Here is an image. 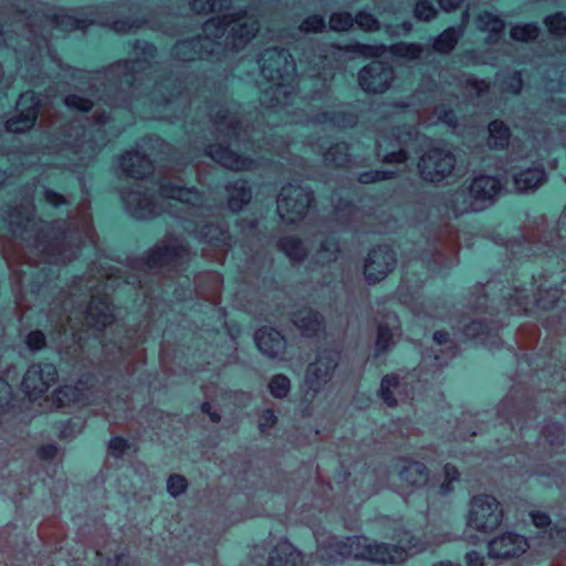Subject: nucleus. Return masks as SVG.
Here are the masks:
<instances>
[{
  "label": "nucleus",
  "instance_id": "nucleus-17",
  "mask_svg": "<svg viewBox=\"0 0 566 566\" xmlns=\"http://www.w3.org/2000/svg\"><path fill=\"white\" fill-rule=\"evenodd\" d=\"M395 252L388 245L373 250L365 262L364 273L369 283L381 281L394 269Z\"/></svg>",
  "mask_w": 566,
  "mask_h": 566
},
{
  "label": "nucleus",
  "instance_id": "nucleus-5",
  "mask_svg": "<svg viewBox=\"0 0 566 566\" xmlns=\"http://www.w3.org/2000/svg\"><path fill=\"white\" fill-rule=\"evenodd\" d=\"M261 75L270 83L264 88L261 103L268 108H285L295 99L296 65L284 49H266L260 61Z\"/></svg>",
  "mask_w": 566,
  "mask_h": 566
},
{
  "label": "nucleus",
  "instance_id": "nucleus-1",
  "mask_svg": "<svg viewBox=\"0 0 566 566\" xmlns=\"http://www.w3.org/2000/svg\"><path fill=\"white\" fill-rule=\"evenodd\" d=\"M33 192L23 202L10 208L0 218L12 242L3 245V255L14 272L19 306H30L28 295L38 296L44 284L56 274L55 266L76 256L80 244H95V232L88 212L65 228L64 221H36L33 213Z\"/></svg>",
  "mask_w": 566,
  "mask_h": 566
},
{
  "label": "nucleus",
  "instance_id": "nucleus-51",
  "mask_svg": "<svg viewBox=\"0 0 566 566\" xmlns=\"http://www.w3.org/2000/svg\"><path fill=\"white\" fill-rule=\"evenodd\" d=\"M354 21L360 29L365 31L377 30L379 27L377 19L373 14L365 11L359 12Z\"/></svg>",
  "mask_w": 566,
  "mask_h": 566
},
{
  "label": "nucleus",
  "instance_id": "nucleus-33",
  "mask_svg": "<svg viewBox=\"0 0 566 566\" xmlns=\"http://www.w3.org/2000/svg\"><path fill=\"white\" fill-rule=\"evenodd\" d=\"M489 145L493 148H504L509 144L510 129L501 120H493L489 125Z\"/></svg>",
  "mask_w": 566,
  "mask_h": 566
},
{
  "label": "nucleus",
  "instance_id": "nucleus-12",
  "mask_svg": "<svg viewBox=\"0 0 566 566\" xmlns=\"http://www.w3.org/2000/svg\"><path fill=\"white\" fill-rule=\"evenodd\" d=\"M260 27L259 21V10L256 9V25L253 34L247 40H238L234 44L233 38L231 35V27H228L226 33L220 38H208L205 33V38L198 36L191 40L180 41L174 48V54L182 60V61H192L196 59H201L203 56V49L208 52V46L203 45V42H208V45H211L212 41H217L226 36V45H231L233 50H239L245 43H248L256 33Z\"/></svg>",
  "mask_w": 566,
  "mask_h": 566
},
{
  "label": "nucleus",
  "instance_id": "nucleus-8",
  "mask_svg": "<svg viewBox=\"0 0 566 566\" xmlns=\"http://www.w3.org/2000/svg\"><path fill=\"white\" fill-rule=\"evenodd\" d=\"M502 189V181L492 176H479L470 185L468 198L464 192L455 193L453 211L462 214L469 211L483 210L492 203Z\"/></svg>",
  "mask_w": 566,
  "mask_h": 566
},
{
  "label": "nucleus",
  "instance_id": "nucleus-26",
  "mask_svg": "<svg viewBox=\"0 0 566 566\" xmlns=\"http://www.w3.org/2000/svg\"><path fill=\"white\" fill-rule=\"evenodd\" d=\"M293 323L304 336L312 337L321 331L322 316L310 308H304L294 314Z\"/></svg>",
  "mask_w": 566,
  "mask_h": 566
},
{
  "label": "nucleus",
  "instance_id": "nucleus-39",
  "mask_svg": "<svg viewBox=\"0 0 566 566\" xmlns=\"http://www.w3.org/2000/svg\"><path fill=\"white\" fill-rule=\"evenodd\" d=\"M539 29L535 23L516 24L511 29V36L516 41H531L537 38Z\"/></svg>",
  "mask_w": 566,
  "mask_h": 566
},
{
  "label": "nucleus",
  "instance_id": "nucleus-27",
  "mask_svg": "<svg viewBox=\"0 0 566 566\" xmlns=\"http://www.w3.org/2000/svg\"><path fill=\"white\" fill-rule=\"evenodd\" d=\"M399 479L412 486H423L428 483V472L420 462L403 461L399 470Z\"/></svg>",
  "mask_w": 566,
  "mask_h": 566
},
{
  "label": "nucleus",
  "instance_id": "nucleus-49",
  "mask_svg": "<svg viewBox=\"0 0 566 566\" xmlns=\"http://www.w3.org/2000/svg\"><path fill=\"white\" fill-rule=\"evenodd\" d=\"M437 14V9L427 0L419 1L415 8V15L419 20L429 21Z\"/></svg>",
  "mask_w": 566,
  "mask_h": 566
},
{
  "label": "nucleus",
  "instance_id": "nucleus-57",
  "mask_svg": "<svg viewBox=\"0 0 566 566\" xmlns=\"http://www.w3.org/2000/svg\"><path fill=\"white\" fill-rule=\"evenodd\" d=\"M523 86L522 76L518 72L512 73L506 80L502 82V88L506 92L517 94Z\"/></svg>",
  "mask_w": 566,
  "mask_h": 566
},
{
  "label": "nucleus",
  "instance_id": "nucleus-48",
  "mask_svg": "<svg viewBox=\"0 0 566 566\" xmlns=\"http://www.w3.org/2000/svg\"><path fill=\"white\" fill-rule=\"evenodd\" d=\"M108 24L114 31L119 33L129 32L134 29L140 28L144 22L139 20H132L130 18L127 19H119L115 20L113 22H105Z\"/></svg>",
  "mask_w": 566,
  "mask_h": 566
},
{
  "label": "nucleus",
  "instance_id": "nucleus-40",
  "mask_svg": "<svg viewBox=\"0 0 566 566\" xmlns=\"http://www.w3.org/2000/svg\"><path fill=\"white\" fill-rule=\"evenodd\" d=\"M399 387V381L396 376L387 375L382 378L380 384L379 394L384 402L392 407L397 403L396 399L391 395V390Z\"/></svg>",
  "mask_w": 566,
  "mask_h": 566
},
{
  "label": "nucleus",
  "instance_id": "nucleus-38",
  "mask_svg": "<svg viewBox=\"0 0 566 566\" xmlns=\"http://www.w3.org/2000/svg\"><path fill=\"white\" fill-rule=\"evenodd\" d=\"M389 50L394 55L415 60L421 56L423 48L417 43H397L391 45Z\"/></svg>",
  "mask_w": 566,
  "mask_h": 566
},
{
  "label": "nucleus",
  "instance_id": "nucleus-36",
  "mask_svg": "<svg viewBox=\"0 0 566 566\" xmlns=\"http://www.w3.org/2000/svg\"><path fill=\"white\" fill-rule=\"evenodd\" d=\"M280 248L292 261L302 260L306 255L304 243L293 237L283 238Z\"/></svg>",
  "mask_w": 566,
  "mask_h": 566
},
{
  "label": "nucleus",
  "instance_id": "nucleus-32",
  "mask_svg": "<svg viewBox=\"0 0 566 566\" xmlns=\"http://www.w3.org/2000/svg\"><path fill=\"white\" fill-rule=\"evenodd\" d=\"M463 34V28H449L434 39L433 50L440 53H449L453 50Z\"/></svg>",
  "mask_w": 566,
  "mask_h": 566
},
{
  "label": "nucleus",
  "instance_id": "nucleus-64",
  "mask_svg": "<svg viewBox=\"0 0 566 566\" xmlns=\"http://www.w3.org/2000/svg\"><path fill=\"white\" fill-rule=\"evenodd\" d=\"M552 109L559 114H566V96H555L552 99Z\"/></svg>",
  "mask_w": 566,
  "mask_h": 566
},
{
  "label": "nucleus",
  "instance_id": "nucleus-16",
  "mask_svg": "<svg viewBox=\"0 0 566 566\" xmlns=\"http://www.w3.org/2000/svg\"><path fill=\"white\" fill-rule=\"evenodd\" d=\"M57 371L54 365H32L27 370L22 387L30 399H36L55 382Z\"/></svg>",
  "mask_w": 566,
  "mask_h": 566
},
{
  "label": "nucleus",
  "instance_id": "nucleus-15",
  "mask_svg": "<svg viewBox=\"0 0 566 566\" xmlns=\"http://www.w3.org/2000/svg\"><path fill=\"white\" fill-rule=\"evenodd\" d=\"M17 109L19 114L6 122V129L10 133H23L33 127L39 113V98L35 93H22L17 102Z\"/></svg>",
  "mask_w": 566,
  "mask_h": 566
},
{
  "label": "nucleus",
  "instance_id": "nucleus-28",
  "mask_svg": "<svg viewBox=\"0 0 566 566\" xmlns=\"http://www.w3.org/2000/svg\"><path fill=\"white\" fill-rule=\"evenodd\" d=\"M398 327V317L394 314L388 315L386 317V322L378 325L376 346L379 352L388 349L394 343V337L397 334Z\"/></svg>",
  "mask_w": 566,
  "mask_h": 566
},
{
  "label": "nucleus",
  "instance_id": "nucleus-21",
  "mask_svg": "<svg viewBox=\"0 0 566 566\" xmlns=\"http://www.w3.org/2000/svg\"><path fill=\"white\" fill-rule=\"evenodd\" d=\"M528 548L527 541L517 534L506 533L489 543L490 555L494 558L520 556Z\"/></svg>",
  "mask_w": 566,
  "mask_h": 566
},
{
  "label": "nucleus",
  "instance_id": "nucleus-34",
  "mask_svg": "<svg viewBox=\"0 0 566 566\" xmlns=\"http://www.w3.org/2000/svg\"><path fill=\"white\" fill-rule=\"evenodd\" d=\"M313 122L319 124H331L333 126L338 127H347L352 126L355 123V117L350 114H345L343 112H323L321 114L315 115L312 118Z\"/></svg>",
  "mask_w": 566,
  "mask_h": 566
},
{
  "label": "nucleus",
  "instance_id": "nucleus-59",
  "mask_svg": "<svg viewBox=\"0 0 566 566\" xmlns=\"http://www.w3.org/2000/svg\"><path fill=\"white\" fill-rule=\"evenodd\" d=\"M443 471H444V482L440 485V493L441 494L448 493L451 490L450 483L452 481H457L458 478H459L458 470L454 467L450 465V464H447L444 467Z\"/></svg>",
  "mask_w": 566,
  "mask_h": 566
},
{
  "label": "nucleus",
  "instance_id": "nucleus-61",
  "mask_svg": "<svg viewBox=\"0 0 566 566\" xmlns=\"http://www.w3.org/2000/svg\"><path fill=\"white\" fill-rule=\"evenodd\" d=\"M108 448L113 455L120 457L130 446L125 439L116 437L109 441Z\"/></svg>",
  "mask_w": 566,
  "mask_h": 566
},
{
  "label": "nucleus",
  "instance_id": "nucleus-29",
  "mask_svg": "<svg viewBox=\"0 0 566 566\" xmlns=\"http://www.w3.org/2000/svg\"><path fill=\"white\" fill-rule=\"evenodd\" d=\"M94 22L95 20L87 22V20L77 19L67 13L46 15L45 18L46 24L65 31L85 29L90 23Z\"/></svg>",
  "mask_w": 566,
  "mask_h": 566
},
{
  "label": "nucleus",
  "instance_id": "nucleus-54",
  "mask_svg": "<svg viewBox=\"0 0 566 566\" xmlns=\"http://www.w3.org/2000/svg\"><path fill=\"white\" fill-rule=\"evenodd\" d=\"M485 329H488V327L483 323L472 322L465 326L463 334L468 338H478L481 343L486 344V338L483 337Z\"/></svg>",
  "mask_w": 566,
  "mask_h": 566
},
{
  "label": "nucleus",
  "instance_id": "nucleus-62",
  "mask_svg": "<svg viewBox=\"0 0 566 566\" xmlns=\"http://www.w3.org/2000/svg\"><path fill=\"white\" fill-rule=\"evenodd\" d=\"M437 115H438V119L440 122H443L446 124H448L449 126L451 127H455L457 126V117H455V114L453 113V111H441V109H438L437 111Z\"/></svg>",
  "mask_w": 566,
  "mask_h": 566
},
{
  "label": "nucleus",
  "instance_id": "nucleus-50",
  "mask_svg": "<svg viewBox=\"0 0 566 566\" xmlns=\"http://www.w3.org/2000/svg\"><path fill=\"white\" fill-rule=\"evenodd\" d=\"M463 83L469 94L475 93L480 96L489 90V84L484 80H478L470 75L463 77Z\"/></svg>",
  "mask_w": 566,
  "mask_h": 566
},
{
  "label": "nucleus",
  "instance_id": "nucleus-42",
  "mask_svg": "<svg viewBox=\"0 0 566 566\" xmlns=\"http://www.w3.org/2000/svg\"><path fill=\"white\" fill-rule=\"evenodd\" d=\"M172 87L174 91H177V94L175 95L174 92L169 93L168 96H164L163 99L165 102V104L167 105H172L177 102V99L179 98V95L181 94V84L180 83H176L174 81H171L170 78H165L160 82H156L155 83V87H154V91L155 92H158V93H161L163 90H168L169 87Z\"/></svg>",
  "mask_w": 566,
  "mask_h": 566
},
{
  "label": "nucleus",
  "instance_id": "nucleus-60",
  "mask_svg": "<svg viewBox=\"0 0 566 566\" xmlns=\"http://www.w3.org/2000/svg\"><path fill=\"white\" fill-rule=\"evenodd\" d=\"M389 175H392V172H388L385 170H373L368 172H364L359 176L358 180L361 184H369L377 180H384L389 178Z\"/></svg>",
  "mask_w": 566,
  "mask_h": 566
},
{
  "label": "nucleus",
  "instance_id": "nucleus-9",
  "mask_svg": "<svg viewBox=\"0 0 566 566\" xmlns=\"http://www.w3.org/2000/svg\"><path fill=\"white\" fill-rule=\"evenodd\" d=\"M109 116L102 112L101 114L96 113V120L92 125V128L87 132V129L83 126H71L70 130H76L73 135L72 133L67 134V140L65 142V146L59 150V155L66 156L67 154H72L78 158V160H84L85 155L91 156L94 154L98 147L104 145V140H97L95 137H92L91 134L94 132L99 134L106 130V126L108 123Z\"/></svg>",
  "mask_w": 566,
  "mask_h": 566
},
{
  "label": "nucleus",
  "instance_id": "nucleus-31",
  "mask_svg": "<svg viewBox=\"0 0 566 566\" xmlns=\"http://www.w3.org/2000/svg\"><path fill=\"white\" fill-rule=\"evenodd\" d=\"M229 208L235 212L242 209L251 199V191L248 188L245 180H238L233 184L231 189L229 188Z\"/></svg>",
  "mask_w": 566,
  "mask_h": 566
},
{
  "label": "nucleus",
  "instance_id": "nucleus-24",
  "mask_svg": "<svg viewBox=\"0 0 566 566\" xmlns=\"http://www.w3.org/2000/svg\"><path fill=\"white\" fill-rule=\"evenodd\" d=\"M254 340L258 348L266 356L276 357L283 353L285 340L274 328L262 327L255 332Z\"/></svg>",
  "mask_w": 566,
  "mask_h": 566
},
{
  "label": "nucleus",
  "instance_id": "nucleus-14",
  "mask_svg": "<svg viewBox=\"0 0 566 566\" xmlns=\"http://www.w3.org/2000/svg\"><path fill=\"white\" fill-rule=\"evenodd\" d=\"M454 156L442 149H431L424 154L418 165L424 180L438 182L448 177L454 169Z\"/></svg>",
  "mask_w": 566,
  "mask_h": 566
},
{
  "label": "nucleus",
  "instance_id": "nucleus-23",
  "mask_svg": "<svg viewBox=\"0 0 566 566\" xmlns=\"http://www.w3.org/2000/svg\"><path fill=\"white\" fill-rule=\"evenodd\" d=\"M93 390L84 387V382L80 381L77 386L72 387L65 385L54 391L53 399L57 408L75 403V405H90Z\"/></svg>",
  "mask_w": 566,
  "mask_h": 566
},
{
  "label": "nucleus",
  "instance_id": "nucleus-13",
  "mask_svg": "<svg viewBox=\"0 0 566 566\" xmlns=\"http://www.w3.org/2000/svg\"><path fill=\"white\" fill-rule=\"evenodd\" d=\"M188 258L187 248L178 239L168 241L165 244L157 245L146 258V266L149 270L171 268L175 271L184 264Z\"/></svg>",
  "mask_w": 566,
  "mask_h": 566
},
{
  "label": "nucleus",
  "instance_id": "nucleus-56",
  "mask_svg": "<svg viewBox=\"0 0 566 566\" xmlns=\"http://www.w3.org/2000/svg\"><path fill=\"white\" fill-rule=\"evenodd\" d=\"M25 344L30 350H39L45 346V336L40 331H33L27 335Z\"/></svg>",
  "mask_w": 566,
  "mask_h": 566
},
{
  "label": "nucleus",
  "instance_id": "nucleus-47",
  "mask_svg": "<svg viewBox=\"0 0 566 566\" xmlns=\"http://www.w3.org/2000/svg\"><path fill=\"white\" fill-rule=\"evenodd\" d=\"M530 304L531 301L524 291L516 290L515 294L510 298V306L512 307V312L516 314L526 312Z\"/></svg>",
  "mask_w": 566,
  "mask_h": 566
},
{
  "label": "nucleus",
  "instance_id": "nucleus-53",
  "mask_svg": "<svg viewBox=\"0 0 566 566\" xmlns=\"http://www.w3.org/2000/svg\"><path fill=\"white\" fill-rule=\"evenodd\" d=\"M65 105L69 108L87 112L88 109L92 108L93 103H92V101H90L87 98L81 97L76 94H72V95H69L65 97Z\"/></svg>",
  "mask_w": 566,
  "mask_h": 566
},
{
  "label": "nucleus",
  "instance_id": "nucleus-58",
  "mask_svg": "<svg viewBox=\"0 0 566 566\" xmlns=\"http://www.w3.org/2000/svg\"><path fill=\"white\" fill-rule=\"evenodd\" d=\"M544 433L549 444H559L562 443V438L564 437V429L562 426L554 423L548 426Z\"/></svg>",
  "mask_w": 566,
  "mask_h": 566
},
{
  "label": "nucleus",
  "instance_id": "nucleus-19",
  "mask_svg": "<svg viewBox=\"0 0 566 566\" xmlns=\"http://www.w3.org/2000/svg\"><path fill=\"white\" fill-rule=\"evenodd\" d=\"M337 356L338 354L334 350H323L319 353L317 360L310 365L306 385L311 390L317 392L331 379L332 371L337 364Z\"/></svg>",
  "mask_w": 566,
  "mask_h": 566
},
{
  "label": "nucleus",
  "instance_id": "nucleus-55",
  "mask_svg": "<svg viewBox=\"0 0 566 566\" xmlns=\"http://www.w3.org/2000/svg\"><path fill=\"white\" fill-rule=\"evenodd\" d=\"M187 488V481L184 476L175 474L167 481V490L172 496L181 494Z\"/></svg>",
  "mask_w": 566,
  "mask_h": 566
},
{
  "label": "nucleus",
  "instance_id": "nucleus-63",
  "mask_svg": "<svg viewBox=\"0 0 566 566\" xmlns=\"http://www.w3.org/2000/svg\"><path fill=\"white\" fill-rule=\"evenodd\" d=\"M43 195L45 197V200L53 207H57L65 202L64 197H62L61 195H59L52 190L44 189Z\"/></svg>",
  "mask_w": 566,
  "mask_h": 566
},
{
  "label": "nucleus",
  "instance_id": "nucleus-44",
  "mask_svg": "<svg viewBox=\"0 0 566 566\" xmlns=\"http://www.w3.org/2000/svg\"><path fill=\"white\" fill-rule=\"evenodd\" d=\"M546 25L552 34L560 36L566 33V17L562 13L549 15L545 20Z\"/></svg>",
  "mask_w": 566,
  "mask_h": 566
},
{
  "label": "nucleus",
  "instance_id": "nucleus-45",
  "mask_svg": "<svg viewBox=\"0 0 566 566\" xmlns=\"http://www.w3.org/2000/svg\"><path fill=\"white\" fill-rule=\"evenodd\" d=\"M354 24V19L349 13H334L329 19V28L334 31H347Z\"/></svg>",
  "mask_w": 566,
  "mask_h": 566
},
{
  "label": "nucleus",
  "instance_id": "nucleus-30",
  "mask_svg": "<svg viewBox=\"0 0 566 566\" xmlns=\"http://www.w3.org/2000/svg\"><path fill=\"white\" fill-rule=\"evenodd\" d=\"M478 28L490 32L489 41L495 42L504 29V21L491 12H483L478 17Z\"/></svg>",
  "mask_w": 566,
  "mask_h": 566
},
{
  "label": "nucleus",
  "instance_id": "nucleus-37",
  "mask_svg": "<svg viewBox=\"0 0 566 566\" xmlns=\"http://www.w3.org/2000/svg\"><path fill=\"white\" fill-rule=\"evenodd\" d=\"M338 251V243L334 239H319V250L317 251L315 256L316 262L324 264L335 261L337 259Z\"/></svg>",
  "mask_w": 566,
  "mask_h": 566
},
{
  "label": "nucleus",
  "instance_id": "nucleus-22",
  "mask_svg": "<svg viewBox=\"0 0 566 566\" xmlns=\"http://www.w3.org/2000/svg\"><path fill=\"white\" fill-rule=\"evenodd\" d=\"M185 228L189 231L196 232V235L200 241L206 242L213 248L224 250L230 245L228 231L221 226L214 224L211 220H202L200 221V226L196 223L195 229H191L190 224L185 226Z\"/></svg>",
  "mask_w": 566,
  "mask_h": 566
},
{
  "label": "nucleus",
  "instance_id": "nucleus-6",
  "mask_svg": "<svg viewBox=\"0 0 566 566\" xmlns=\"http://www.w3.org/2000/svg\"><path fill=\"white\" fill-rule=\"evenodd\" d=\"M136 49L143 51L145 59L119 62L103 73L102 77L106 80L108 84H104L103 93L98 98L103 99L105 104L117 106L113 91L116 93L125 92L126 90L136 91L140 86H144L146 81H150V75L157 72L149 61V59L155 56V46L144 42L143 44L138 43Z\"/></svg>",
  "mask_w": 566,
  "mask_h": 566
},
{
  "label": "nucleus",
  "instance_id": "nucleus-10",
  "mask_svg": "<svg viewBox=\"0 0 566 566\" xmlns=\"http://www.w3.org/2000/svg\"><path fill=\"white\" fill-rule=\"evenodd\" d=\"M312 200L313 193L307 188L285 186L277 198V212L286 223H295L304 218Z\"/></svg>",
  "mask_w": 566,
  "mask_h": 566
},
{
  "label": "nucleus",
  "instance_id": "nucleus-35",
  "mask_svg": "<svg viewBox=\"0 0 566 566\" xmlns=\"http://www.w3.org/2000/svg\"><path fill=\"white\" fill-rule=\"evenodd\" d=\"M327 164L336 167L347 166L349 163L348 147L346 144H336L332 146L324 155Z\"/></svg>",
  "mask_w": 566,
  "mask_h": 566
},
{
  "label": "nucleus",
  "instance_id": "nucleus-43",
  "mask_svg": "<svg viewBox=\"0 0 566 566\" xmlns=\"http://www.w3.org/2000/svg\"><path fill=\"white\" fill-rule=\"evenodd\" d=\"M269 388L275 398H283L290 391V380L283 375H276L271 379Z\"/></svg>",
  "mask_w": 566,
  "mask_h": 566
},
{
  "label": "nucleus",
  "instance_id": "nucleus-11",
  "mask_svg": "<svg viewBox=\"0 0 566 566\" xmlns=\"http://www.w3.org/2000/svg\"><path fill=\"white\" fill-rule=\"evenodd\" d=\"M502 520V511L495 497L490 495L474 496L471 501V509L468 525L482 532H489L499 526Z\"/></svg>",
  "mask_w": 566,
  "mask_h": 566
},
{
  "label": "nucleus",
  "instance_id": "nucleus-20",
  "mask_svg": "<svg viewBox=\"0 0 566 566\" xmlns=\"http://www.w3.org/2000/svg\"><path fill=\"white\" fill-rule=\"evenodd\" d=\"M505 174L512 172L516 190L528 191L539 187L546 179V174L541 165L526 167L525 165L509 164L502 168Z\"/></svg>",
  "mask_w": 566,
  "mask_h": 566
},
{
  "label": "nucleus",
  "instance_id": "nucleus-52",
  "mask_svg": "<svg viewBox=\"0 0 566 566\" xmlns=\"http://www.w3.org/2000/svg\"><path fill=\"white\" fill-rule=\"evenodd\" d=\"M325 28V20L322 15L314 14L303 21L300 29L303 32H319Z\"/></svg>",
  "mask_w": 566,
  "mask_h": 566
},
{
  "label": "nucleus",
  "instance_id": "nucleus-2",
  "mask_svg": "<svg viewBox=\"0 0 566 566\" xmlns=\"http://www.w3.org/2000/svg\"><path fill=\"white\" fill-rule=\"evenodd\" d=\"M127 211L136 219H148L164 211L176 214L175 210H186L191 216H210V207L205 203L203 196L193 188L175 185L167 177L159 181V193H148L142 184L122 193Z\"/></svg>",
  "mask_w": 566,
  "mask_h": 566
},
{
  "label": "nucleus",
  "instance_id": "nucleus-7",
  "mask_svg": "<svg viewBox=\"0 0 566 566\" xmlns=\"http://www.w3.org/2000/svg\"><path fill=\"white\" fill-rule=\"evenodd\" d=\"M63 313L65 317H59L56 329L60 335H67L70 333L73 338L81 339L78 336L80 325H87L96 329H102L109 325L114 319V308L111 305L107 296H92L90 305L82 310V306H76L73 298L64 302Z\"/></svg>",
  "mask_w": 566,
  "mask_h": 566
},
{
  "label": "nucleus",
  "instance_id": "nucleus-18",
  "mask_svg": "<svg viewBox=\"0 0 566 566\" xmlns=\"http://www.w3.org/2000/svg\"><path fill=\"white\" fill-rule=\"evenodd\" d=\"M394 78L390 66L379 61H374L359 72V85L366 92L381 93L389 87Z\"/></svg>",
  "mask_w": 566,
  "mask_h": 566
},
{
  "label": "nucleus",
  "instance_id": "nucleus-25",
  "mask_svg": "<svg viewBox=\"0 0 566 566\" xmlns=\"http://www.w3.org/2000/svg\"><path fill=\"white\" fill-rule=\"evenodd\" d=\"M119 166L124 174L133 178H143L151 170V161L138 151H127L119 159Z\"/></svg>",
  "mask_w": 566,
  "mask_h": 566
},
{
  "label": "nucleus",
  "instance_id": "nucleus-4",
  "mask_svg": "<svg viewBox=\"0 0 566 566\" xmlns=\"http://www.w3.org/2000/svg\"><path fill=\"white\" fill-rule=\"evenodd\" d=\"M213 126L218 133V143L210 145L207 155L221 166L231 170H250L258 166L254 159L238 155L230 147L233 145L255 143L258 132L242 126L237 113H232L229 107L220 106L213 114Z\"/></svg>",
  "mask_w": 566,
  "mask_h": 566
},
{
  "label": "nucleus",
  "instance_id": "nucleus-46",
  "mask_svg": "<svg viewBox=\"0 0 566 566\" xmlns=\"http://www.w3.org/2000/svg\"><path fill=\"white\" fill-rule=\"evenodd\" d=\"M385 143V138L377 140V155L381 157L386 161L390 163H403L407 160L408 156L403 149L392 150L390 153H382V146Z\"/></svg>",
  "mask_w": 566,
  "mask_h": 566
},
{
  "label": "nucleus",
  "instance_id": "nucleus-3",
  "mask_svg": "<svg viewBox=\"0 0 566 566\" xmlns=\"http://www.w3.org/2000/svg\"><path fill=\"white\" fill-rule=\"evenodd\" d=\"M318 544L317 556L332 563L340 558L354 557L373 563H401L409 555L419 553L427 547L426 543L416 539L413 535L403 533V537L398 538L397 546L385 544H373L369 538L363 536L347 537L345 541H336L334 537L325 541L323 535L315 534Z\"/></svg>",
  "mask_w": 566,
  "mask_h": 566
},
{
  "label": "nucleus",
  "instance_id": "nucleus-41",
  "mask_svg": "<svg viewBox=\"0 0 566 566\" xmlns=\"http://www.w3.org/2000/svg\"><path fill=\"white\" fill-rule=\"evenodd\" d=\"M345 51L355 53L358 55H363L366 57H373V56L382 55L386 51V46L385 45H369V44L355 43L353 45L346 46Z\"/></svg>",
  "mask_w": 566,
  "mask_h": 566
}]
</instances>
